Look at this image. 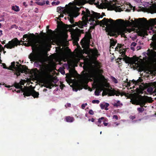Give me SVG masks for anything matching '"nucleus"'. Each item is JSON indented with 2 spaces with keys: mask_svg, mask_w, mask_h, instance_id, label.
<instances>
[{
  "mask_svg": "<svg viewBox=\"0 0 156 156\" xmlns=\"http://www.w3.org/2000/svg\"><path fill=\"white\" fill-rule=\"evenodd\" d=\"M57 10L60 13L65 10L69 16L70 22L72 24L71 25V27L77 26L80 28H83L84 27H86L87 23H89L90 22V25L94 27L97 25L105 26L109 29L108 34L110 36H115L116 34H121V19H118L115 22L112 19L109 20L104 18L102 20L99 21L98 19L102 18L103 16L94 11L90 12L88 9H85L82 11V14L83 15L82 18L83 20L79 21L74 23L73 18L78 16L79 9L74 5L73 3L70 2L69 5H66L65 9L59 7L57 8Z\"/></svg>",
  "mask_w": 156,
  "mask_h": 156,
  "instance_id": "1",
  "label": "nucleus"
},
{
  "mask_svg": "<svg viewBox=\"0 0 156 156\" xmlns=\"http://www.w3.org/2000/svg\"><path fill=\"white\" fill-rule=\"evenodd\" d=\"M94 64L91 69L88 73L83 74L82 76L80 75H78L77 78L79 80L80 83L82 86L90 78L94 80V82H96L99 76L102 73L103 70L100 64L95 62Z\"/></svg>",
  "mask_w": 156,
  "mask_h": 156,
  "instance_id": "2",
  "label": "nucleus"
},
{
  "mask_svg": "<svg viewBox=\"0 0 156 156\" xmlns=\"http://www.w3.org/2000/svg\"><path fill=\"white\" fill-rule=\"evenodd\" d=\"M75 5H83L86 2H89L94 3L97 5H101L111 9L115 10L116 12H121L122 8L120 5L117 4L115 0H74Z\"/></svg>",
  "mask_w": 156,
  "mask_h": 156,
  "instance_id": "3",
  "label": "nucleus"
},
{
  "mask_svg": "<svg viewBox=\"0 0 156 156\" xmlns=\"http://www.w3.org/2000/svg\"><path fill=\"white\" fill-rule=\"evenodd\" d=\"M22 85H23V83H15L14 87L16 88L15 90L17 93H23V94L25 96H29L32 95L34 98H37L39 95V93L37 92L34 90L30 89L27 87L23 88Z\"/></svg>",
  "mask_w": 156,
  "mask_h": 156,
  "instance_id": "4",
  "label": "nucleus"
},
{
  "mask_svg": "<svg viewBox=\"0 0 156 156\" xmlns=\"http://www.w3.org/2000/svg\"><path fill=\"white\" fill-rule=\"evenodd\" d=\"M17 64H15V62H13L11 63V66H9V69L16 71V74L17 76L20 75V73H23L26 71V67L24 66H22L21 65H18V62H16Z\"/></svg>",
  "mask_w": 156,
  "mask_h": 156,
  "instance_id": "5",
  "label": "nucleus"
},
{
  "mask_svg": "<svg viewBox=\"0 0 156 156\" xmlns=\"http://www.w3.org/2000/svg\"><path fill=\"white\" fill-rule=\"evenodd\" d=\"M29 58L31 61H35V65L37 67L41 66L43 63L42 55L39 53H31L29 56Z\"/></svg>",
  "mask_w": 156,
  "mask_h": 156,
  "instance_id": "6",
  "label": "nucleus"
},
{
  "mask_svg": "<svg viewBox=\"0 0 156 156\" xmlns=\"http://www.w3.org/2000/svg\"><path fill=\"white\" fill-rule=\"evenodd\" d=\"M23 42H28L31 46H34L37 43L35 36L33 34H24L23 36Z\"/></svg>",
  "mask_w": 156,
  "mask_h": 156,
  "instance_id": "7",
  "label": "nucleus"
},
{
  "mask_svg": "<svg viewBox=\"0 0 156 156\" xmlns=\"http://www.w3.org/2000/svg\"><path fill=\"white\" fill-rule=\"evenodd\" d=\"M146 32L147 35L148 33L151 35L153 34L152 39L154 42L151 44H152L151 46L153 48L156 49V30H153L152 26L147 27L146 29Z\"/></svg>",
  "mask_w": 156,
  "mask_h": 156,
  "instance_id": "8",
  "label": "nucleus"
},
{
  "mask_svg": "<svg viewBox=\"0 0 156 156\" xmlns=\"http://www.w3.org/2000/svg\"><path fill=\"white\" fill-rule=\"evenodd\" d=\"M148 101V97H141L137 99H136L135 101H133L132 103L133 104H136L137 105H140L141 106H144L145 103Z\"/></svg>",
  "mask_w": 156,
  "mask_h": 156,
  "instance_id": "9",
  "label": "nucleus"
},
{
  "mask_svg": "<svg viewBox=\"0 0 156 156\" xmlns=\"http://www.w3.org/2000/svg\"><path fill=\"white\" fill-rule=\"evenodd\" d=\"M108 94L109 96H114L115 95L117 96H118L121 94L120 92L118 90H115L114 89L113 90L110 89L109 88H106L103 91L102 95Z\"/></svg>",
  "mask_w": 156,
  "mask_h": 156,
  "instance_id": "10",
  "label": "nucleus"
},
{
  "mask_svg": "<svg viewBox=\"0 0 156 156\" xmlns=\"http://www.w3.org/2000/svg\"><path fill=\"white\" fill-rule=\"evenodd\" d=\"M19 43L17 38H15L9 41L8 44L5 45L4 47L7 48L11 49L14 48L15 46H17Z\"/></svg>",
  "mask_w": 156,
  "mask_h": 156,
  "instance_id": "11",
  "label": "nucleus"
},
{
  "mask_svg": "<svg viewBox=\"0 0 156 156\" xmlns=\"http://www.w3.org/2000/svg\"><path fill=\"white\" fill-rule=\"evenodd\" d=\"M139 20L143 24H147L148 25H156V18L150 19L148 21L146 19L143 18H139Z\"/></svg>",
  "mask_w": 156,
  "mask_h": 156,
  "instance_id": "12",
  "label": "nucleus"
},
{
  "mask_svg": "<svg viewBox=\"0 0 156 156\" xmlns=\"http://www.w3.org/2000/svg\"><path fill=\"white\" fill-rule=\"evenodd\" d=\"M138 58H129L127 61V63L131 64H135L137 67H139L140 66V62L138 61Z\"/></svg>",
  "mask_w": 156,
  "mask_h": 156,
  "instance_id": "13",
  "label": "nucleus"
},
{
  "mask_svg": "<svg viewBox=\"0 0 156 156\" xmlns=\"http://www.w3.org/2000/svg\"><path fill=\"white\" fill-rule=\"evenodd\" d=\"M51 41L50 39H47L41 42V45L43 49H46L50 45Z\"/></svg>",
  "mask_w": 156,
  "mask_h": 156,
  "instance_id": "14",
  "label": "nucleus"
},
{
  "mask_svg": "<svg viewBox=\"0 0 156 156\" xmlns=\"http://www.w3.org/2000/svg\"><path fill=\"white\" fill-rule=\"evenodd\" d=\"M144 5L145 7H148L150 8L151 13H156V5L153 6L151 5V4L147 2H144Z\"/></svg>",
  "mask_w": 156,
  "mask_h": 156,
  "instance_id": "15",
  "label": "nucleus"
},
{
  "mask_svg": "<svg viewBox=\"0 0 156 156\" xmlns=\"http://www.w3.org/2000/svg\"><path fill=\"white\" fill-rule=\"evenodd\" d=\"M90 53H90L89 55V58H90L95 59L96 57L98 56L97 51L91 50Z\"/></svg>",
  "mask_w": 156,
  "mask_h": 156,
  "instance_id": "16",
  "label": "nucleus"
},
{
  "mask_svg": "<svg viewBox=\"0 0 156 156\" xmlns=\"http://www.w3.org/2000/svg\"><path fill=\"white\" fill-rule=\"evenodd\" d=\"M59 56L61 58H66L67 57V55L66 52L62 50H61L59 53Z\"/></svg>",
  "mask_w": 156,
  "mask_h": 156,
  "instance_id": "17",
  "label": "nucleus"
},
{
  "mask_svg": "<svg viewBox=\"0 0 156 156\" xmlns=\"http://www.w3.org/2000/svg\"><path fill=\"white\" fill-rule=\"evenodd\" d=\"M82 47L83 48H87L88 46V43L86 40L81 41Z\"/></svg>",
  "mask_w": 156,
  "mask_h": 156,
  "instance_id": "18",
  "label": "nucleus"
},
{
  "mask_svg": "<svg viewBox=\"0 0 156 156\" xmlns=\"http://www.w3.org/2000/svg\"><path fill=\"white\" fill-rule=\"evenodd\" d=\"M109 105V104L107 103L101 104L100 107L101 109H105L107 110L108 109V107Z\"/></svg>",
  "mask_w": 156,
  "mask_h": 156,
  "instance_id": "19",
  "label": "nucleus"
},
{
  "mask_svg": "<svg viewBox=\"0 0 156 156\" xmlns=\"http://www.w3.org/2000/svg\"><path fill=\"white\" fill-rule=\"evenodd\" d=\"M53 86L54 85L53 83L49 81L47 82L45 84V87L47 88L51 89Z\"/></svg>",
  "mask_w": 156,
  "mask_h": 156,
  "instance_id": "20",
  "label": "nucleus"
},
{
  "mask_svg": "<svg viewBox=\"0 0 156 156\" xmlns=\"http://www.w3.org/2000/svg\"><path fill=\"white\" fill-rule=\"evenodd\" d=\"M104 119V117H101L98 119V122L96 124L98 126L101 127L103 126V125L101 124V122H102V120H103Z\"/></svg>",
  "mask_w": 156,
  "mask_h": 156,
  "instance_id": "21",
  "label": "nucleus"
},
{
  "mask_svg": "<svg viewBox=\"0 0 156 156\" xmlns=\"http://www.w3.org/2000/svg\"><path fill=\"white\" fill-rule=\"evenodd\" d=\"M66 121L68 122H71L74 120V119L73 117L70 116L66 117Z\"/></svg>",
  "mask_w": 156,
  "mask_h": 156,
  "instance_id": "22",
  "label": "nucleus"
},
{
  "mask_svg": "<svg viewBox=\"0 0 156 156\" xmlns=\"http://www.w3.org/2000/svg\"><path fill=\"white\" fill-rule=\"evenodd\" d=\"M122 104L119 101H117L116 103L114 104L113 105L114 106L118 107L122 106Z\"/></svg>",
  "mask_w": 156,
  "mask_h": 156,
  "instance_id": "23",
  "label": "nucleus"
},
{
  "mask_svg": "<svg viewBox=\"0 0 156 156\" xmlns=\"http://www.w3.org/2000/svg\"><path fill=\"white\" fill-rule=\"evenodd\" d=\"M136 45V43L134 42H133L130 45V48L133 51L135 50L134 47H135Z\"/></svg>",
  "mask_w": 156,
  "mask_h": 156,
  "instance_id": "24",
  "label": "nucleus"
},
{
  "mask_svg": "<svg viewBox=\"0 0 156 156\" xmlns=\"http://www.w3.org/2000/svg\"><path fill=\"white\" fill-rule=\"evenodd\" d=\"M12 10L16 12H18L20 11L19 6L16 5L12 6Z\"/></svg>",
  "mask_w": 156,
  "mask_h": 156,
  "instance_id": "25",
  "label": "nucleus"
},
{
  "mask_svg": "<svg viewBox=\"0 0 156 156\" xmlns=\"http://www.w3.org/2000/svg\"><path fill=\"white\" fill-rule=\"evenodd\" d=\"M141 80L139 79L137 80L136 81L133 79L132 81V82H133V83L135 85H138L140 84L139 83L141 82Z\"/></svg>",
  "mask_w": 156,
  "mask_h": 156,
  "instance_id": "26",
  "label": "nucleus"
},
{
  "mask_svg": "<svg viewBox=\"0 0 156 156\" xmlns=\"http://www.w3.org/2000/svg\"><path fill=\"white\" fill-rule=\"evenodd\" d=\"M116 42L115 40L113 39L110 40V45L111 46H114Z\"/></svg>",
  "mask_w": 156,
  "mask_h": 156,
  "instance_id": "27",
  "label": "nucleus"
},
{
  "mask_svg": "<svg viewBox=\"0 0 156 156\" xmlns=\"http://www.w3.org/2000/svg\"><path fill=\"white\" fill-rule=\"evenodd\" d=\"M102 89H100V90H96L94 92L95 95L96 96H98L99 95Z\"/></svg>",
  "mask_w": 156,
  "mask_h": 156,
  "instance_id": "28",
  "label": "nucleus"
},
{
  "mask_svg": "<svg viewBox=\"0 0 156 156\" xmlns=\"http://www.w3.org/2000/svg\"><path fill=\"white\" fill-rule=\"evenodd\" d=\"M111 79L112 82H114L115 83H118V82L117 80L113 76H111Z\"/></svg>",
  "mask_w": 156,
  "mask_h": 156,
  "instance_id": "29",
  "label": "nucleus"
},
{
  "mask_svg": "<svg viewBox=\"0 0 156 156\" xmlns=\"http://www.w3.org/2000/svg\"><path fill=\"white\" fill-rule=\"evenodd\" d=\"M147 91L149 93H152L153 91V88L151 87H149L147 89Z\"/></svg>",
  "mask_w": 156,
  "mask_h": 156,
  "instance_id": "30",
  "label": "nucleus"
},
{
  "mask_svg": "<svg viewBox=\"0 0 156 156\" xmlns=\"http://www.w3.org/2000/svg\"><path fill=\"white\" fill-rule=\"evenodd\" d=\"M120 124L119 123H118L117 122H114L113 123L112 126L113 127H116L119 125Z\"/></svg>",
  "mask_w": 156,
  "mask_h": 156,
  "instance_id": "31",
  "label": "nucleus"
},
{
  "mask_svg": "<svg viewBox=\"0 0 156 156\" xmlns=\"http://www.w3.org/2000/svg\"><path fill=\"white\" fill-rule=\"evenodd\" d=\"M144 109L143 107L138 108H137V110L139 112H142L144 110Z\"/></svg>",
  "mask_w": 156,
  "mask_h": 156,
  "instance_id": "32",
  "label": "nucleus"
},
{
  "mask_svg": "<svg viewBox=\"0 0 156 156\" xmlns=\"http://www.w3.org/2000/svg\"><path fill=\"white\" fill-rule=\"evenodd\" d=\"M99 102H100L98 100H93L92 101V103L93 104H95V103L99 104Z\"/></svg>",
  "mask_w": 156,
  "mask_h": 156,
  "instance_id": "33",
  "label": "nucleus"
},
{
  "mask_svg": "<svg viewBox=\"0 0 156 156\" xmlns=\"http://www.w3.org/2000/svg\"><path fill=\"white\" fill-rule=\"evenodd\" d=\"M45 2L44 1H43L41 2H37V3L38 5H44V4H45Z\"/></svg>",
  "mask_w": 156,
  "mask_h": 156,
  "instance_id": "34",
  "label": "nucleus"
},
{
  "mask_svg": "<svg viewBox=\"0 0 156 156\" xmlns=\"http://www.w3.org/2000/svg\"><path fill=\"white\" fill-rule=\"evenodd\" d=\"M60 3V2L57 1V2H52V4L53 5H58Z\"/></svg>",
  "mask_w": 156,
  "mask_h": 156,
  "instance_id": "35",
  "label": "nucleus"
},
{
  "mask_svg": "<svg viewBox=\"0 0 156 156\" xmlns=\"http://www.w3.org/2000/svg\"><path fill=\"white\" fill-rule=\"evenodd\" d=\"M59 69L61 73L62 74H65V71H64V69L62 68H60Z\"/></svg>",
  "mask_w": 156,
  "mask_h": 156,
  "instance_id": "36",
  "label": "nucleus"
},
{
  "mask_svg": "<svg viewBox=\"0 0 156 156\" xmlns=\"http://www.w3.org/2000/svg\"><path fill=\"white\" fill-rule=\"evenodd\" d=\"M112 119H115L116 120H118V117L117 115H113L112 117Z\"/></svg>",
  "mask_w": 156,
  "mask_h": 156,
  "instance_id": "37",
  "label": "nucleus"
},
{
  "mask_svg": "<svg viewBox=\"0 0 156 156\" xmlns=\"http://www.w3.org/2000/svg\"><path fill=\"white\" fill-rule=\"evenodd\" d=\"M0 85H4L5 87L7 88H10V86H7L5 84V83H0Z\"/></svg>",
  "mask_w": 156,
  "mask_h": 156,
  "instance_id": "38",
  "label": "nucleus"
},
{
  "mask_svg": "<svg viewBox=\"0 0 156 156\" xmlns=\"http://www.w3.org/2000/svg\"><path fill=\"white\" fill-rule=\"evenodd\" d=\"M87 104L86 103L82 104V106H81L82 108L83 109H84L85 106H87Z\"/></svg>",
  "mask_w": 156,
  "mask_h": 156,
  "instance_id": "39",
  "label": "nucleus"
},
{
  "mask_svg": "<svg viewBox=\"0 0 156 156\" xmlns=\"http://www.w3.org/2000/svg\"><path fill=\"white\" fill-rule=\"evenodd\" d=\"M2 66H3V68L4 69H9L10 67H9V68L7 67L6 66L5 64V63H2Z\"/></svg>",
  "mask_w": 156,
  "mask_h": 156,
  "instance_id": "40",
  "label": "nucleus"
},
{
  "mask_svg": "<svg viewBox=\"0 0 156 156\" xmlns=\"http://www.w3.org/2000/svg\"><path fill=\"white\" fill-rule=\"evenodd\" d=\"M89 113L90 114V115H93L94 114V112L93 111L91 110V109H90V110L89 111Z\"/></svg>",
  "mask_w": 156,
  "mask_h": 156,
  "instance_id": "41",
  "label": "nucleus"
},
{
  "mask_svg": "<svg viewBox=\"0 0 156 156\" xmlns=\"http://www.w3.org/2000/svg\"><path fill=\"white\" fill-rule=\"evenodd\" d=\"M126 24L128 26H131L132 25V23H130V22H129L128 21H126Z\"/></svg>",
  "mask_w": 156,
  "mask_h": 156,
  "instance_id": "42",
  "label": "nucleus"
},
{
  "mask_svg": "<svg viewBox=\"0 0 156 156\" xmlns=\"http://www.w3.org/2000/svg\"><path fill=\"white\" fill-rule=\"evenodd\" d=\"M71 105L70 104L68 103L66 104L65 106L67 108L68 107H70L71 106Z\"/></svg>",
  "mask_w": 156,
  "mask_h": 156,
  "instance_id": "43",
  "label": "nucleus"
},
{
  "mask_svg": "<svg viewBox=\"0 0 156 156\" xmlns=\"http://www.w3.org/2000/svg\"><path fill=\"white\" fill-rule=\"evenodd\" d=\"M126 82L127 83V85L129 86L130 87L131 86L130 83H131L130 82H128V80L127 79H126Z\"/></svg>",
  "mask_w": 156,
  "mask_h": 156,
  "instance_id": "44",
  "label": "nucleus"
},
{
  "mask_svg": "<svg viewBox=\"0 0 156 156\" xmlns=\"http://www.w3.org/2000/svg\"><path fill=\"white\" fill-rule=\"evenodd\" d=\"M129 118L133 120L135 118V116L131 115L129 116Z\"/></svg>",
  "mask_w": 156,
  "mask_h": 156,
  "instance_id": "45",
  "label": "nucleus"
},
{
  "mask_svg": "<svg viewBox=\"0 0 156 156\" xmlns=\"http://www.w3.org/2000/svg\"><path fill=\"white\" fill-rule=\"evenodd\" d=\"M88 121H91L92 122H94V119L93 118H92L91 119H88Z\"/></svg>",
  "mask_w": 156,
  "mask_h": 156,
  "instance_id": "46",
  "label": "nucleus"
},
{
  "mask_svg": "<svg viewBox=\"0 0 156 156\" xmlns=\"http://www.w3.org/2000/svg\"><path fill=\"white\" fill-rule=\"evenodd\" d=\"M103 121V124L104 125V126H106L108 125V123L105 122V121Z\"/></svg>",
  "mask_w": 156,
  "mask_h": 156,
  "instance_id": "47",
  "label": "nucleus"
},
{
  "mask_svg": "<svg viewBox=\"0 0 156 156\" xmlns=\"http://www.w3.org/2000/svg\"><path fill=\"white\" fill-rule=\"evenodd\" d=\"M133 0L138 3H139L140 2H141V0Z\"/></svg>",
  "mask_w": 156,
  "mask_h": 156,
  "instance_id": "48",
  "label": "nucleus"
},
{
  "mask_svg": "<svg viewBox=\"0 0 156 156\" xmlns=\"http://www.w3.org/2000/svg\"><path fill=\"white\" fill-rule=\"evenodd\" d=\"M73 90L74 91L77 92L78 91V89L77 88H73Z\"/></svg>",
  "mask_w": 156,
  "mask_h": 156,
  "instance_id": "49",
  "label": "nucleus"
},
{
  "mask_svg": "<svg viewBox=\"0 0 156 156\" xmlns=\"http://www.w3.org/2000/svg\"><path fill=\"white\" fill-rule=\"evenodd\" d=\"M2 35V31L0 30V36Z\"/></svg>",
  "mask_w": 156,
  "mask_h": 156,
  "instance_id": "50",
  "label": "nucleus"
},
{
  "mask_svg": "<svg viewBox=\"0 0 156 156\" xmlns=\"http://www.w3.org/2000/svg\"><path fill=\"white\" fill-rule=\"evenodd\" d=\"M49 1H46V4L47 5H48V4H49Z\"/></svg>",
  "mask_w": 156,
  "mask_h": 156,
  "instance_id": "51",
  "label": "nucleus"
},
{
  "mask_svg": "<svg viewBox=\"0 0 156 156\" xmlns=\"http://www.w3.org/2000/svg\"><path fill=\"white\" fill-rule=\"evenodd\" d=\"M137 50H139V49H140L141 48V47L140 46H137Z\"/></svg>",
  "mask_w": 156,
  "mask_h": 156,
  "instance_id": "52",
  "label": "nucleus"
},
{
  "mask_svg": "<svg viewBox=\"0 0 156 156\" xmlns=\"http://www.w3.org/2000/svg\"><path fill=\"white\" fill-rule=\"evenodd\" d=\"M61 15V16H60V17H63V15Z\"/></svg>",
  "mask_w": 156,
  "mask_h": 156,
  "instance_id": "53",
  "label": "nucleus"
},
{
  "mask_svg": "<svg viewBox=\"0 0 156 156\" xmlns=\"http://www.w3.org/2000/svg\"><path fill=\"white\" fill-rule=\"evenodd\" d=\"M23 4L24 5H25L26 4V2H24L23 3Z\"/></svg>",
  "mask_w": 156,
  "mask_h": 156,
  "instance_id": "54",
  "label": "nucleus"
},
{
  "mask_svg": "<svg viewBox=\"0 0 156 156\" xmlns=\"http://www.w3.org/2000/svg\"><path fill=\"white\" fill-rule=\"evenodd\" d=\"M71 76H73V77H75L74 76V75H73V74H71Z\"/></svg>",
  "mask_w": 156,
  "mask_h": 156,
  "instance_id": "55",
  "label": "nucleus"
},
{
  "mask_svg": "<svg viewBox=\"0 0 156 156\" xmlns=\"http://www.w3.org/2000/svg\"><path fill=\"white\" fill-rule=\"evenodd\" d=\"M87 115H88V114H85V116L86 117H88Z\"/></svg>",
  "mask_w": 156,
  "mask_h": 156,
  "instance_id": "56",
  "label": "nucleus"
},
{
  "mask_svg": "<svg viewBox=\"0 0 156 156\" xmlns=\"http://www.w3.org/2000/svg\"><path fill=\"white\" fill-rule=\"evenodd\" d=\"M136 121H132V122H133V123H134V122H136Z\"/></svg>",
  "mask_w": 156,
  "mask_h": 156,
  "instance_id": "57",
  "label": "nucleus"
},
{
  "mask_svg": "<svg viewBox=\"0 0 156 156\" xmlns=\"http://www.w3.org/2000/svg\"><path fill=\"white\" fill-rule=\"evenodd\" d=\"M44 73H45V74H47V72L46 71H45L44 72Z\"/></svg>",
  "mask_w": 156,
  "mask_h": 156,
  "instance_id": "58",
  "label": "nucleus"
},
{
  "mask_svg": "<svg viewBox=\"0 0 156 156\" xmlns=\"http://www.w3.org/2000/svg\"><path fill=\"white\" fill-rule=\"evenodd\" d=\"M47 90V89H44V91H46Z\"/></svg>",
  "mask_w": 156,
  "mask_h": 156,
  "instance_id": "59",
  "label": "nucleus"
},
{
  "mask_svg": "<svg viewBox=\"0 0 156 156\" xmlns=\"http://www.w3.org/2000/svg\"><path fill=\"white\" fill-rule=\"evenodd\" d=\"M122 121L123 122H124L125 121V120H122Z\"/></svg>",
  "mask_w": 156,
  "mask_h": 156,
  "instance_id": "60",
  "label": "nucleus"
},
{
  "mask_svg": "<svg viewBox=\"0 0 156 156\" xmlns=\"http://www.w3.org/2000/svg\"><path fill=\"white\" fill-rule=\"evenodd\" d=\"M1 25H2L1 24V23H0V28H1Z\"/></svg>",
  "mask_w": 156,
  "mask_h": 156,
  "instance_id": "61",
  "label": "nucleus"
},
{
  "mask_svg": "<svg viewBox=\"0 0 156 156\" xmlns=\"http://www.w3.org/2000/svg\"><path fill=\"white\" fill-rule=\"evenodd\" d=\"M101 133H102V132L101 131L100 132V134H101Z\"/></svg>",
  "mask_w": 156,
  "mask_h": 156,
  "instance_id": "62",
  "label": "nucleus"
},
{
  "mask_svg": "<svg viewBox=\"0 0 156 156\" xmlns=\"http://www.w3.org/2000/svg\"><path fill=\"white\" fill-rule=\"evenodd\" d=\"M78 61H79V60H77V61H76V62H78Z\"/></svg>",
  "mask_w": 156,
  "mask_h": 156,
  "instance_id": "63",
  "label": "nucleus"
},
{
  "mask_svg": "<svg viewBox=\"0 0 156 156\" xmlns=\"http://www.w3.org/2000/svg\"><path fill=\"white\" fill-rule=\"evenodd\" d=\"M0 87H1V85H0Z\"/></svg>",
  "mask_w": 156,
  "mask_h": 156,
  "instance_id": "64",
  "label": "nucleus"
}]
</instances>
